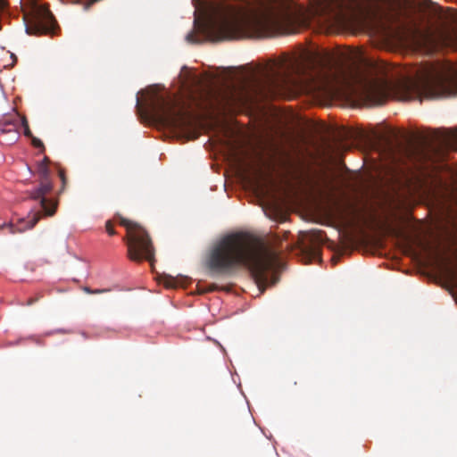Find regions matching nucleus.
Returning a JSON list of instances; mask_svg holds the SVG:
<instances>
[{
  "instance_id": "13",
  "label": "nucleus",
  "mask_w": 457,
  "mask_h": 457,
  "mask_svg": "<svg viewBox=\"0 0 457 457\" xmlns=\"http://www.w3.org/2000/svg\"><path fill=\"white\" fill-rule=\"evenodd\" d=\"M41 216L42 215H41V213L39 212H34L32 217L29 219V220L27 221L28 225H26L23 228H17L16 229H13L12 226H11V232L12 233H16V232H21V231H23L26 228H32L38 222V220L41 219Z\"/></svg>"
},
{
  "instance_id": "16",
  "label": "nucleus",
  "mask_w": 457,
  "mask_h": 457,
  "mask_svg": "<svg viewBox=\"0 0 457 457\" xmlns=\"http://www.w3.org/2000/svg\"><path fill=\"white\" fill-rule=\"evenodd\" d=\"M164 286L169 288H173L176 287L178 284L176 279L170 276L164 278Z\"/></svg>"
},
{
  "instance_id": "14",
  "label": "nucleus",
  "mask_w": 457,
  "mask_h": 457,
  "mask_svg": "<svg viewBox=\"0 0 457 457\" xmlns=\"http://www.w3.org/2000/svg\"><path fill=\"white\" fill-rule=\"evenodd\" d=\"M20 125H21L23 127V129H24V135L29 138H31L33 137L31 131H30V129L29 127V123H28V120L26 119L25 116H21V122H20Z\"/></svg>"
},
{
  "instance_id": "22",
  "label": "nucleus",
  "mask_w": 457,
  "mask_h": 457,
  "mask_svg": "<svg viewBox=\"0 0 457 457\" xmlns=\"http://www.w3.org/2000/svg\"><path fill=\"white\" fill-rule=\"evenodd\" d=\"M110 289H96V290H93V294H101V293H105V292H109Z\"/></svg>"
},
{
  "instance_id": "9",
  "label": "nucleus",
  "mask_w": 457,
  "mask_h": 457,
  "mask_svg": "<svg viewBox=\"0 0 457 457\" xmlns=\"http://www.w3.org/2000/svg\"><path fill=\"white\" fill-rule=\"evenodd\" d=\"M50 160L47 156L38 162L37 167V174L38 176L39 185L35 189L29 192V198L33 200H39L42 210L45 215L53 216L57 208V203L54 200H49L46 197L53 190V182L51 179V171L48 167Z\"/></svg>"
},
{
  "instance_id": "8",
  "label": "nucleus",
  "mask_w": 457,
  "mask_h": 457,
  "mask_svg": "<svg viewBox=\"0 0 457 457\" xmlns=\"http://www.w3.org/2000/svg\"><path fill=\"white\" fill-rule=\"evenodd\" d=\"M152 107L154 116L162 123L173 128L186 126L190 118L189 113L176 99L163 96H155Z\"/></svg>"
},
{
  "instance_id": "3",
  "label": "nucleus",
  "mask_w": 457,
  "mask_h": 457,
  "mask_svg": "<svg viewBox=\"0 0 457 457\" xmlns=\"http://www.w3.org/2000/svg\"><path fill=\"white\" fill-rule=\"evenodd\" d=\"M401 84L406 91L426 98L457 96V66L441 62L416 64Z\"/></svg>"
},
{
  "instance_id": "15",
  "label": "nucleus",
  "mask_w": 457,
  "mask_h": 457,
  "mask_svg": "<svg viewBox=\"0 0 457 457\" xmlns=\"http://www.w3.org/2000/svg\"><path fill=\"white\" fill-rule=\"evenodd\" d=\"M30 139H31V144L34 147L40 149L41 153L45 152V150H46L45 145L40 139H38L37 137H36L34 136Z\"/></svg>"
},
{
  "instance_id": "1",
  "label": "nucleus",
  "mask_w": 457,
  "mask_h": 457,
  "mask_svg": "<svg viewBox=\"0 0 457 457\" xmlns=\"http://www.w3.org/2000/svg\"><path fill=\"white\" fill-rule=\"evenodd\" d=\"M277 253L261 243H253L242 234L224 237L211 250L206 267L212 273L228 274L235 269L246 267L258 287L276 283L274 269Z\"/></svg>"
},
{
  "instance_id": "5",
  "label": "nucleus",
  "mask_w": 457,
  "mask_h": 457,
  "mask_svg": "<svg viewBox=\"0 0 457 457\" xmlns=\"http://www.w3.org/2000/svg\"><path fill=\"white\" fill-rule=\"evenodd\" d=\"M120 224L127 230L123 241L127 245L128 258L136 262L146 260L152 263L154 257V247L145 228L123 217L120 218Z\"/></svg>"
},
{
  "instance_id": "10",
  "label": "nucleus",
  "mask_w": 457,
  "mask_h": 457,
  "mask_svg": "<svg viewBox=\"0 0 457 457\" xmlns=\"http://www.w3.org/2000/svg\"><path fill=\"white\" fill-rule=\"evenodd\" d=\"M388 158V170H395L397 166L404 164L407 161H412L423 156V150L412 145H388L386 150Z\"/></svg>"
},
{
  "instance_id": "19",
  "label": "nucleus",
  "mask_w": 457,
  "mask_h": 457,
  "mask_svg": "<svg viewBox=\"0 0 457 457\" xmlns=\"http://www.w3.org/2000/svg\"><path fill=\"white\" fill-rule=\"evenodd\" d=\"M187 40L190 43H195V36L193 32L187 35Z\"/></svg>"
},
{
  "instance_id": "18",
  "label": "nucleus",
  "mask_w": 457,
  "mask_h": 457,
  "mask_svg": "<svg viewBox=\"0 0 457 457\" xmlns=\"http://www.w3.org/2000/svg\"><path fill=\"white\" fill-rule=\"evenodd\" d=\"M105 229H106V232L110 235V236H113L116 234L114 228H113V225L112 223L111 220H107L106 223H105Z\"/></svg>"
},
{
  "instance_id": "4",
  "label": "nucleus",
  "mask_w": 457,
  "mask_h": 457,
  "mask_svg": "<svg viewBox=\"0 0 457 457\" xmlns=\"http://www.w3.org/2000/svg\"><path fill=\"white\" fill-rule=\"evenodd\" d=\"M321 61L323 68L326 69V74L321 78L324 87L350 88L354 85H361L366 91L368 97H371L377 90L383 87V85L379 86L376 82L368 81L358 66L345 64L337 60L334 54L329 52L325 54Z\"/></svg>"
},
{
  "instance_id": "20",
  "label": "nucleus",
  "mask_w": 457,
  "mask_h": 457,
  "mask_svg": "<svg viewBox=\"0 0 457 457\" xmlns=\"http://www.w3.org/2000/svg\"><path fill=\"white\" fill-rule=\"evenodd\" d=\"M7 6L6 0H0V12H3Z\"/></svg>"
},
{
  "instance_id": "17",
  "label": "nucleus",
  "mask_w": 457,
  "mask_h": 457,
  "mask_svg": "<svg viewBox=\"0 0 457 457\" xmlns=\"http://www.w3.org/2000/svg\"><path fill=\"white\" fill-rule=\"evenodd\" d=\"M58 175L62 180V190H63L67 183V179L64 170L62 169H59Z\"/></svg>"
},
{
  "instance_id": "24",
  "label": "nucleus",
  "mask_w": 457,
  "mask_h": 457,
  "mask_svg": "<svg viewBox=\"0 0 457 457\" xmlns=\"http://www.w3.org/2000/svg\"><path fill=\"white\" fill-rule=\"evenodd\" d=\"M216 288V286L215 285H212L210 288L211 291L214 290Z\"/></svg>"
},
{
  "instance_id": "12",
  "label": "nucleus",
  "mask_w": 457,
  "mask_h": 457,
  "mask_svg": "<svg viewBox=\"0 0 457 457\" xmlns=\"http://www.w3.org/2000/svg\"><path fill=\"white\" fill-rule=\"evenodd\" d=\"M443 144L457 151V128L445 129L441 135Z\"/></svg>"
},
{
  "instance_id": "11",
  "label": "nucleus",
  "mask_w": 457,
  "mask_h": 457,
  "mask_svg": "<svg viewBox=\"0 0 457 457\" xmlns=\"http://www.w3.org/2000/svg\"><path fill=\"white\" fill-rule=\"evenodd\" d=\"M21 118V116H20L18 113H13L4 118L0 130L3 133L12 132L16 136L18 134Z\"/></svg>"
},
{
  "instance_id": "25",
  "label": "nucleus",
  "mask_w": 457,
  "mask_h": 457,
  "mask_svg": "<svg viewBox=\"0 0 457 457\" xmlns=\"http://www.w3.org/2000/svg\"><path fill=\"white\" fill-rule=\"evenodd\" d=\"M139 104H140L139 99L137 98V106H138Z\"/></svg>"
},
{
  "instance_id": "7",
  "label": "nucleus",
  "mask_w": 457,
  "mask_h": 457,
  "mask_svg": "<svg viewBox=\"0 0 457 457\" xmlns=\"http://www.w3.org/2000/svg\"><path fill=\"white\" fill-rule=\"evenodd\" d=\"M309 18L320 27L334 29L347 27L357 21V14L354 12H345L339 4L321 3L313 7Z\"/></svg>"
},
{
  "instance_id": "6",
  "label": "nucleus",
  "mask_w": 457,
  "mask_h": 457,
  "mask_svg": "<svg viewBox=\"0 0 457 457\" xmlns=\"http://www.w3.org/2000/svg\"><path fill=\"white\" fill-rule=\"evenodd\" d=\"M22 6L23 21L29 35L40 36L52 33L56 26V20L49 9L48 4H38L29 0Z\"/></svg>"
},
{
  "instance_id": "23",
  "label": "nucleus",
  "mask_w": 457,
  "mask_h": 457,
  "mask_svg": "<svg viewBox=\"0 0 457 457\" xmlns=\"http://www.w3.org/2000/svg\"><path fill=\"white\" fill-rule=\"evenodd\" d=\"M83 290L87 294H93V289L88 287H85Z\"/></svg>"
},
{
  "instance_id": "21",
  "label": "nucleus",
  "mask_w": 457,
  "mask_h": 457,
  "mask_svg": "<svg viewBox=\"0 0 457 457\" xmlns=\"http://www.w3.org/2000/svg\"><path fill=\"white\" fill-rule=\"evenodd\" d=\"M38 300V298H29L28 299L27 303H26V305H32L33 303H35Z\"/></svg>"
},
{
  "instance_id": "2",
  "label": "nucleus",
  "mask_w": 457,
  "mask_h": 457,
  "mask_svg": "<svg viewBox=\"0 0 457 457\" xmlns=\"http://www.w3.org/2000/svg\"><path fill=\"white\" fill-rule=\"evenodd\" d=\"M327 51L316 53L304 58L285 56L262 67L251 76L247 83L250 97L266 100L285 96L301 84V77L324 87L321 78L326 74L322 58Z\"/></svg>"
}]
</instances>
